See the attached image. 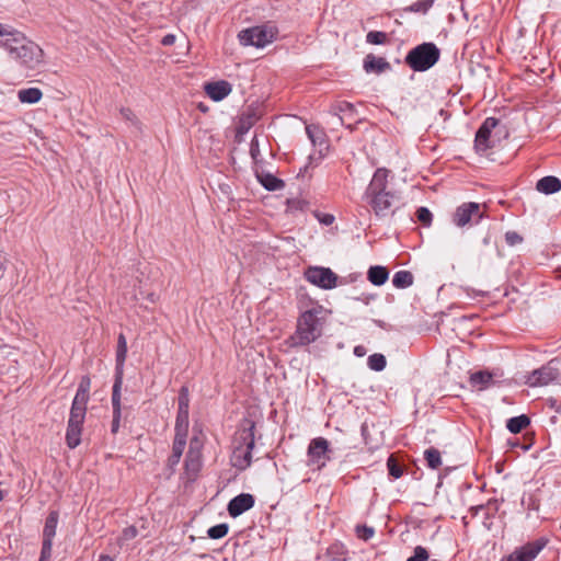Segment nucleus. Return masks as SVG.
Instances as JSON below:
<instances>
[{"label":"nucleus","mask_w":561,"mask_h":561,"mask_svg":"<svg viewBox=\"0 0 561 561\" xmlns=\"http://www.w3.org/2000/svg\"><path fill=\"white\" fill-rule=\"evenodd\" d=\"M368 367L375 371H381L387 365L386 357L380 353L370 355L367 359Z\"/></svg>","instance_id":"obj_36"},{"label":"nucleus","mask_w":561,"mask_h":561,"mask_svg":"<svg viewBox=\"0 0 561 561\" xmlns=\"http://www.w3.org/2000/svg\"><path fill=\"white\" fill-rule=\"evenodd\" d=\"M121 115L126 121L134 122L136 119V116H135L134 112L130 108H128V107L121 108Z\"/></svg>","instance_id":"obj_50"},{"label":"nucleus","mask_w":561,"mask_h":561,"mask_svg":"<svg viewBox=\"0 0 561 561\" xmlns=\"http://www.w3.org/2000/svg\"><path fill=\"white\" fill-rule=\"evenodd\" d=\"M98 561H114V559L108 554H101Z\"/></svg>","instance_id":"obj_59"},{"label":"nucleus","mask_w":561,"mask_h":561,"mask_svg":"<svg viewBox=\"0 0 561 561\" xmlns=\"http://www.w3.org/2000/svg\"><path fill=\"white\" fill-rule=\"evenodd\" d=\"M512 447H520L524 450H528L533 446V438H529L527 443L522 444L518 438L511 442Z\"/></svg>","instance_id":"obj_49"},{"label":"nucleus","mask_w":561,"mask_h":561,"mask_svg":"<svg viewBox=\"0 0 561 561\" xmlns=\"http://www.w3.org/2000/svg\"><path fill=\"white\" fill-rule=\"evenodd\" d=\"M190 397L187 387H182L179 393V409L178 411H188Z\"/></svg>","instance_id":"obj_44"},{"label":"nucleus","mask_w":561,"mask_h":561,"mask_svg":"<svg viewBox=\"0 0 561 561\" xmlns=\"http://www.w3.org/2000/svg\"><path fill=\"white\" fill-rule=\"evenodd\" d=\"M250 154L253 158V160H256L260 156V148L256 140H252L250 145Z\"/></svg>","instance_id":"obj_51"},{"label":"nucleus","mask_w":561,"mask_h":561,"mask_svg":"<svg viewBox=\"0 0 561 561\" xmlns=\"http://www.w3.org/2000/svg\"><path fill=\"white\" fill-rule=\"evenodd\" d=\"M561 377V359L552 358L525 376V383L531 388L548 386Z\"/></svg>","instance_id":"obj_6"},{"label":"nucleus","mask_w":561,"mask_h":561,"mask_svg":"<svg viewBox=\"0 0 561 561\" xmlns=\"http://www.w3.org/2000/svg\"><path fill=\"white\" fill-rule=\"evenodd\" d=\"M0 47L24 69L34 70L44 62V50L9 24L0 23Z\"/></svg>","instance_id":"obj_1"},{"label":"nucleus","mask_w":561,"mask_h":561,"mask_svg":"<svg viewBox=\"0 0 561 561\" xmlns=\"http://www.w3.org/2000/svg\"><path fill=\"white\" fill-rule=\"evenodd\" d=\"M540 502H541V499L539 495V490H536L534 492L524 493V495L522 497V505L527 511L538 512L540 508Z\"/></svg>","instance_id":"obj_31"},{"label":"nucleus","mask_w":561,"mask_h":561,"mask_svg":"<svg viewBox=\"0 0 561 561\" xmlns=\"http://www.w3.org/2000/svg\"><path fill=\"white\" fill-rule=\"evenodd\" d=\"M255 422L250 417L240 421L232 438V446L244 447L255 436Z\"/></svg>","instance_id":"obj_15"},{"label":"nucleus","mask_w":561,"mask_h":561,"mask_svg":"<svg viewBox=\"0 0 561 561\" xmlns=\"http://www.w3.org/2000/svg\"><path fill=\"white\" fill-rule=\"evenodd\" d=\"M43 96L38 88L22 89L18 92V99L21 103L34 104L37 103Z\"/></svg>","instance_id":"obj_29"},{"label":"nucleus","mask_w":561,"mask_h":561,"mask_svg":"<svg viewBox=\"0 0 561 561\" xmlns=\"http://www.w3.org/2000/svg\"><path fill=\"white\" fill-rule=\"evenodd\" d=\"M327 556L331 561H347L350 553L342 542H333L327 549Z\"/></svg>","instance_id":"obj_25"},{"label":"nucleus","mask_w":561,"mask_h":561,"mask_svg":"<svg viewBox=\"0 0 561 561\" xmlns=\"http://www.w3.org/2000/svg\"><path fill=\"white\" fill-rule=\"evenodd\" d=\"M470 383L480 390L486 389L493 385V375L484 370L477 371L470 376Z\"/></svg>","instance_id":"obj_27"},{"label":"nucleus","mask_w":561,"mask_h":561,"mask_svg":"<svg viewBox=\"0 0 561 561\" xmlns=\"http://www.w3.org/2000/svg\"><path fill=\"white\" fill-rule=\"evenodd\" d=\"M434 2L435 0H419L412 3L411 5L404 8L403 11L425 14L433 7Z\"/></svg>","instance_id":"obj_33"},{"label":"nucleus","mask_w":561,"mask_h":561,"mask_svg":"<svg viewBox=\"0 0 561 561\" xmlns=\"http://www.w3.org/2000/svg\"><path fill=\"white\" fill-rule=\"evenodd\" d=\"M424 458L431 469H437L442 465L440 453L434 447H431L424 451Z\"/></svg>","instance_id":"obj_34"},{"label":"nucleus","mask_w":561,"mask_h":561,"mask_svg":"<svg viewBox=\"0 0 561 561\" xmlns=\"http://www.w3.org/2000/svg\"><path fill=\"white\" fill-rule=\"evenodd\" d=\"M413 275L409 271H398L392 277V285L396 288H408L413 284Z\"/></svg>","instance_id":"obj_32"},{"label":"nucleus","mask_w":561,"mask_h":561,"mask_svg":"<svg viewBox=\"0 0 561 561\" xmlns=\"http://www.w3.org/2000/svg\"><path fill=\"white\" fill-rule=\"evenodd\" d=\"M254 496L250 493H241L228 503L227 510L231 517H238L254 506Z\"/></svg>","instance_id":"obj_16"},{"label":"nucleus","mask_w":561,"mask_h":561,"mask_svg":"<svg viewBox=\"0 0 561 561\" xmlns=\"http://www.w3.org/2000/svg\"><path fill=\"white\" fill-rule=\"evenodd\" d=\"M364 69L366 72L381 73L390 69V64L383 57L368 54L364 59Z\"/></svg>","instance_id":"obj_20"},{"label":"nucleus","mask_w":561,"mask_h":561,"mask_svg":"<svg viewBox=\"0 0 561 561\" xmlns=\"http://www.w3.org/2000/svg\"><path fill=\"white\" fill-rule=\"evenodd\" d=\"M138 536V529L135 526H128L122 530L121 536L117 538V543L123 547L126 542L135 539Z\"/></svg>","instance_id":"obj_39"},{"label":"nucleus","mask_w":561,"mask_h":561,"mask_svg":"<svg viewBox=\"0 0 561 561\" xmlns=\"http://www.w3.org/2000/svg\"><path fill=\"white\" fill-rule=\"evenodd\" d=\"M388 39V35L381 31H370L366 35V42L373 45H383Z\"/></svg>","instance_id":"obj_40"},{"label":"nucleus","mask_w":561,"mask_h":561,"mask_svg":"<svg viewBox=\"0 0 561 561\" xmlns=\"http://www.w3.org/2000/svg\"><path fill=\"white\" fill-rule=\"evenodd\" d=\"M325 312L323 306L316 305L300 313L297 319L296 331L290 337L294 346H307L322 335Z\"/></svg>","instance_id":"obj_4"},{"label":"nucleus","mask_w":561,"mask_h":561,"mask_svg":"<svg viewBox=\"0 0 561 561\" xmlns=\"http://www.w3.org/2000/svg\"><path fill=\"white\" fill-rule=\"evenodd\" d=\"M229 526L225 523L215 525L207 530L209 538L220 539L228 534Z\"/></svg>","instance_id":"obj_41"},{"label":"nucleus","mask_w":561,"mask_h":561,"mask_svg":"<svg viewBox=\"0 0 561 561\" xmlns=\"http://www.w3.org/2000/svg\"><path fill=\"white\" fill-rule=\"evenodd\" d=\"M354 353H355V355H357V356H363V355H364V347H363V346H356V347L354 348Z\"/></svg>","instance_id":"obj_58"},{"label":"nucleus","mask_w":561,"mask_h":561,"mask_svg":"<svg viewBox=\"0 0 561 561\" xmlns=\"http://www.w3.org/2000/svg\"><path fill=\"white\" fill-rule=\"evenodd\" d=\"M231 462L234 468L245 470L252 463V455L244 450V447L232 446Z\"/></svg>","instance_id":"obj_19"},{"label":"nucleus","mask_w":561,"mask_h":561,"mask_svg":"<svg viewBox=\"0 0 561 561\" xmlns=\"http://www.w3.org/2000/svg\"><path fill=\"white\" fill-rule=\"evenodd\" d=\"M483 216L479 203L468 202L456 208L453 214V222L457 227L462 228L469 224H479Z\"/></svg>","instance_id":"obj_11"},{"label":"nucleus","mask_w":561,"mask_h":561,"mask_svg":"<svg viewBox=\"0 0 561 561\" xmlns=\"http://www.w3.org/2000/svg\"><path fill=\"white\" fill-rule=\"evenodd\" d=\"M305 278L312 285L322 289H333L337 285V275L329 267L309 266L305 271Z\"/></svg>","instance_id":"obj_10"},{"label":"nucleus","mask_w":561,"mask_h":561,"mask_svg":"<svg viewBox=\"0 0 561 561\" xmlns=\"http://www.w3.org/2000/svg\"><path fill=\"white\" fill-rule=\"evenodd\" d=\"M388 176L389 170L378 168L363 194V199L378 218L393 215L399 201L397 193L389 188Z\"/></svg>","instance_id":"obj_2"},{"label":"nucleus","mask_w":561,"mask_h":561,"mask_svg":"<svg viewBox=\"0 0 561 561\" xmlns=\"http://www.w3.org/2000/svg\"><path fill=\"white\" fill-rule=\"evenodd\" d=\"M416 218L424 226L428 227L432 224L433 215L427 207H420L416 209Z\"/></svg>","instance_id":"obj_43"},{"label":"nucleus","mask_w":561,"mask_h":561,"mask_svg":"<svg viewBox=\"0 0 561 561\" xmlns=\"http://www.w3.org/2000/svg\"><path fill=\"white\" fill-rule=\"evenodd\" d=\"M428 559L427 550L422 546H416L414 548L413 554L408 558L407 561H426Z\"/></svg>","instance_id":"obj_45"},{"label":"nucleus","mask_w":561,"mask_h":561,"mask_svg":"<svg viewBox=\"0 0 561 561\" xmlns=\"http://www.w3.org/2000/svg\"><path fill=\"white\" fill-rule=\"evenodd\" d=\"M121 417H122V412L113 411V420H112V424H111V432L113 434H116L119 430Z\"/></svg>","instance_id":"obj_47"},{"label":"nucleus","mask_w":561,"mask_h":561,"mask_svg":"<svg viewBox=\"0 0 561 561\" xmlns=\"http://www.w3.org/2000/svg\"><path fill=\"white\" fill-rule=\"evenodd\" d=\"M389 277V271L381 265L370 266L367 272L368 280L375 286L383 285Z\"/></svg>","instance_id":"obj_24"},{"label":"nucleus","mask_w":561,"mask_h":561,"mask_svg":"<svg viewBox=\"0 0 561 561\" xmlns=\"http://www.w3.org/2000/svg\"><path fill=\"white\" fill-rule=\"evenodd\" d=\"M181 458H182V456L171 453V455L169 456V458L167 460V466L171 470H174V468L180 463Z\"/></svg>","instance_id":"obj_48"},{"label":"nucleus","mask_w":561,"mask_h":561,"mask_svg":"<svg viewBox=\"0 0 561 561\" xmlns=\"http://www.w3.org/2000/svg\"><path fill=\"white\" fill-rule=\"evenodd\" d=\"M254 446H255V436L252 438V442L248 443L245 446H244V450H247L250 455H252V451L254 449Z\"/></svg>","instance_id":"obj_55"},{"label":"nucleus","mask_w":561,"mask_h":561,"mask_svg":"<svg viewBox=\"0 0 561 561\" xmlns=\"http://www.w3.org/2000/svg\"><path fill=\"white\" fill-rule=\"evenodd\" d=\"M387 468L389 476H391L393 479H399L403 476L402 466L397 461V459L392 455L387 460Z\"/></svg>","instance_id":"obj_38"},{"label":"nucleus","mask_w":561,"mask_h":561,"mask_svg":"<svg viewBox=\"0 0 561 561\" xmlns=\"http://www.w3.org/2000/svg\"><path fill=\"white\" fill-rule=\"evenodd\" d=\"M3 500V492L0 490V502Z\"/></svg>","instance_id":"obj_60"},{"label":"nucleus","mask_w":561,"mask_h":561,"mask_svg":"<svg viewBox=\"0 0 561 561\" xmlns=\"http://www.w3.org/2000/svg\"><path fill=\"white\" fill-rule=\"evenodd\" d=\"M499 119L495 117H488L476 133L474 149L478 153H484L492 147L491 133L497 126Z\"/></svg>","instance_id":"obj_13"},{"label":"nucleus","mask_w":561,"mask_h":561,"mask_svg":"<svg viewBox=\"0 0 561 561\" xmlns=\"http://www.w3.org/2000/svg\"><path fill=\"white\" fill-rule=\"evenodd\" d=\"M331 453L332 449L330 448V443L327 438H312L307 449L308 467L316 470H321L325 467L327 462L332 459Z\"/></svg>","instance_id":"obj_8"},{"label":"nucleus","mask_w":561,"mask_h":561,"mask_svg":"<svg viewBox=\"0 0 561 561\" xmlns=\"http://www.w3.org/2000/svg\"><path fill=\"white\" fill-rule=\"evenodd\" d=\"M51 553L41 552L38 561H50Z\"/></svg>","instance_id":"obj_57"},{"label":"nucleus","mask_w":561,"mask_h":561,"mask_svg":"<svg viewBox=\"0 0 561 561\" xmlns=\"http://www.w3.org/2000/svg\"><path fill=\"white\" fill-rule=\"evenodd\" d=\"M90 377L82 376L71 403L66 431V444L70 449H75L81 443V434L87 415V405L90 400Z\"/></svg>","instance_id":"obj_3"},{"label":"nucleus","mask_w":561,"mask_h":561,"mask_svg":"<svg viewBox=\"0 0 561 561\" xmlns=\"http://www.w3.org/2000/svg\"><path fill=\"white\" fill-rule=\"evenodd\" d=\"M356 112L353 104L348 102H339L331 106L330 113L337 117L339 123L341 125H345L347 128L353 129L351 124H346V118H352L353 114Z\"/></svg>","instance_id":"obj_18"},{"label":"nucleus","mask_w":561,"mask_h":561,"mask_svg":"<svg viewBox=\"0 0 561 561\" xmlns=\"http://www.w3.org/2000/svg\"><path fill=\"white\" fill-rule=\"evenodd\" d=\"M530 424V419L525 415H518L514 416L507 420L506 427L507 430L513 433L517 434L522 432L524 428H526Z\"/></svg>","instance_id":"obj_30"},{"label":"nucleus","mask_w":561,"mask_h":561,"mask_svg":"<svg viewBox=\"0 0 561 561\" xmlns=\"http://www.w3.org/2000/svg\"><path fill=\"white\" fill-rule=\"evenodd\" d=\"M306 133L308 135V138L312 142L313 146L320 147V152H322L323 149H328L327 145V136L324 130L318 126V125H308L306 127Z\"/></svg>","instance_id":"obj_23"},{"label":"nucleus","mask_w":561,"mask_h":561,"mask_svg":"<svg viewBox=\"0 0 561 561\" xmlns=\"http://www.w3.org/2000/svg\"><path fill=\"white\" fill-rule=\"evenodd\" d=\"M355 534L358 539H362L364 541H368L371 539L375 535V529L367 525H357L355 527Z\"/></svg>","instance_id":"obj_42"},{"label":"nucleus","mask_w":561,"mask_h":561,"mask_svg":"<svg viewBox=\"0 0 561 561\" xmlns=\"http://www.w3.org/2000/svg\"><path fill=\"white\" fill-rule=\"evenodd\" d=\"M203 443L197 436L190 440L188 451L184 460V478L187 482H194L203 467Z\"/></svg>","instance_id":"obj_7"},{"label":"nucleus","mask_w":561,"mask_h":561,"mask_svg":"<svg viewBox=\"0 0 561 561\" xmlns=\"http://www.w3.org/2000/svg\"><path fill=\"white\" fill-rule=\"evenodd\" d=\"M333 221H334V217L329 214L324 215V217L321 219V222H323L327 226L331 225Z\"/></svg>","instance_id":"obj_56"},{"label":"nucleus","mask_w":561,"mask_h":561,"mask_svg":"<svg viewBox=\"0 0 561 561\" xmlns=\"http://www.w3.org/2000/svg\"><path fill=\"white\" fill-rule=\"evenodd\" d=\"M122 385H123V373L116 371L113 390H112V407H113V411H115V412H122V404H121Z\"/></svg>","instance_id":"obj_26"},{"label":"nucleus","mask_w":561,"mask_h":561,"mask_svg":"<svg viewBox=\"0 0 561 561\" xmlns=\"http://www.w3.org/2000/svg\"><path fill=\"white\" fill-rule=\"evenodd\" d=\"M276 31L274 27L260 25L245 28L238 35L240 44L243 46L264 47L275 39Z\"/></svg>","instance_id":"obj_9"},{"label":"nucleus","mask_w":561,"mask_h":561,"mask_svg":"<svg viewBox=\"0 0 561 561\" xmlns=\"http://www.w3.org/2000/svg\"><path fill=\"white\" fill-rule=\"evenodd\" d=\"M505 241L508 245H516L523 241L522 236L516 231H507L505 233Z\"/></svg>","instance_id":"obj_46"},{"label":"nucleus","mask_w":561,"mask_h":561,"mask_svg":"<svg viewBox=\"0 0 561 561\" xmlns=\"http://www.w3.org/2000/svg\"><path fill=\"white\" fill-rule=\"evenodd\" d=\"M536 188L546 195L554 194L561 190V181L556 176L547 175L537 182Z\"/></svg>","instance_id":"obj_22"},{"label":"nucleus","mask_w":561,"mask_h":561,"mask_svg":"<svg viewBox=\"0 0 561 561\" xmlns=\"http://www.w3.org/2000/svg\"><path fill=\"white\" fill-rule=\"evenodd\" d=\"M8 259L4 254L0 253V280L3 278L7 270Z\"/></svg>","instance_id":"obj_52"},{"label":"nucleus","mask_w":561,"mask_h":561,"mask_svg":"<svg viewBox=\"0 0 561 561\" xmlns=\"http://www.w3.org/2000/svg\"><path fill=\"white\" fill-rule=\"evenodd\" d=\"M187 434L174 433L172 454L182 456L186 446Z\"/></svg>","instance_id":"obj_37"},{"label":"nucleus","mask_w":561,"mask_h":561,"mask_svg":"<svg viewBox=\"0 0 561 561\" xmlns=\"http://www.w3.org/2000/svg\"><path fill=\"white\" fill-rule=\"evenodd\" d=\"M127 357V341L123 333H119L116 348V371L123 373V366Z\"/></svg>","instance_id":"obj_28"},{"label":"nucleus","mask_w":561,"mask_h":561,"mask_svg":"<svg viewBox=\"0 0 561 561\" xmlns=\"http://www.w3.org/2000/svg\"><path fill=\"white\" fill-rule=\"evenodd\" d=\"M188 423V411H178L174 433L187 434Z\"/></svg>","instance_id":"obj_35"},{"label":"nucleus","mask_w":561,"mask_h":561,"mask_svg":"<svg viewBox=\"0 0 561 561\" xmlns=\"http://www.w3.org/2000/svg\"><path fill=\"white\" fill-rule=\"evenodd\" d=\"M174 43H175V35L174 34H167L161 39V44L163 46H171Z\"/></svg>","instance_id":"obj_53"},{"label":"nucleus","mask_w":561,"mask_h":561,"mask_svg":"<svg viewBox=\"0 0 561 561\" xmlns=\"http://www.w3.org/2000/svg\"><path fill=\"white\" fill-rule=\"evenodd\" d=\"M232 91L231 84L226 80L209 82L205 84L206 94L215 102L227 98Z\"/></svg>","instance_id":"obj_17"},{"label":"nucleus","mask_w":561,"mask_h":561,"mask_svg":"<svg viewBox=\"0 0 561 561\" xmlns=\"http://www.w3.org/2000/svg\"><path fill=\"white\" fill-rule=\"evenodd\" d=\"M486 508L485 505H477V506H472L470 507V513L471 515L474 517V516H478V514L481 512V511H484Z\"/></svg>","instance_id":"obj_54"},{"label":"nucleus","mask_w":561,"mask_h":561,"mask_svg":"<svg viewBox=\"0 0 561 561\" xmlns=\"http://www.w3.org/2000/svg\"><path fill=\"white\" fill-rule=\"evenodd\" d=\"M256 179L259 183L267 191L274 192L282 190L285 186V183L283 180L276 178L272 173H267L264 171H256L255 172Z\"/></svg>","instance_id":"obj_21"},{"label":"nucleus","mask_w":561,"mask_h":561,"mask_svg":"<svg viewBox=\"0 0 561 561\" xmlns=\"http://www.w3.org/2000/svg\"><path fill=\"white\" fill-rule=\"evenodd\" d=\"M547 545V538H537L534 541H529L516 548L512 553L502 558L500 561H534Z\"/></svg>","instance_id":"obj_12"},{"label":"nucleus","mask_w":561,"mask_h":561,"mask_svg":"<svg viewBox=\"0 0 561 561\" xmlns=\"http://www.w3.org/2000/svg\"><path fill=\"white\" fill-rule=\"evenodd\" d=\"M557 412H561V407L556 408Z\"/></svg>","instance_id":"obj_61"},{"label":"nucleus","mask_w":561,"mask_h":561,"mask_svg":"<svg viewBox=\"0 0 561 561\" xmlns=\"http://www.w3.org/2000/svg\"><path fill=\"white\" fill-rule=\"evenodd\" d=\"M440 57V50L434 43H422L412 48L405 56V64L416 72L432 68Z\"/></svg>","instance_id":"obj_5"},{"label":"nucleus","mask_w":561,"mask_h":561,"mask_svg":"<svg viewBox=\"0 0 561 561\" xmlns=\"http://www.w3.org/2000/svg\"><path fill=\"white\" fill-rule=\"evenodd\" d=\"M59 520V513L57 511L49 512L46 517L43 529V541L41 552L51 553L53 540L56 535V529Z\"/></svg>","instance_id":"obj_14"}]
</instances>
